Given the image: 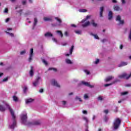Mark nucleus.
<instances>
[{"mask_svg": "<svg viewBox=\"0 0 131 131\" xmlns=\"http://www.w3.org/2000/svg\"><path fill=\"white\" fill-rule=\"evenodd\" d=\"M95 119H96V116L94 115L92 118V120H95Z\"/></svg>", "mask_w": 131, "mask_h": 131, "instance_id": "13d9d810", "label": "nucleus"}, {"mask_svg": "<svg viewBox=\"0 0 131 131\" xmlns=\"http://www.w3.org/2000/svg\"><path fill=\"white\" fill-rule=\"evenodd\" d=\"M84 72L85 73H86V74H87V75H89V74H90V71H88V70H85Z\"/></svg>", "mask_w": 131, "mask_h": 131, "instance_id": "49530a36", "label": "nucleus"}, {"mask_svg": "<svg viewBox=\"0 0 131 131\" xmlns=\"http://www.w3.org/2000/svg\"><path fill=\"white\" fill-rule=\"evenodd\" d=\"M113 78V77L112 76H110L106 78V79H105V82H108V81H110V80H111V79H112Z\"/></svg>", "mask_w": 131, "mask_h": 131, "instance_id": "2eb2a0df", "label": "nucleus"}, {"mask_svg": "<svg viewBox=\"0 0 131 131\" xmlns=\"http://www.w3.org/2000/svg\"><path fill=\"white\" fill-rule=\"evenodd\" d=\"M83 119L86 122V124L89 123V119H88L86 117H83Z\"/></svg>", "mask_w": 131, "mask_h": 131, "instance_id": "c756f323", "label": "nucleus"}, {"mask_svg": "<svg viewBox=\"0 0 131 131\" xmlns=\"http://www.w3.org/2000/svg\"><path fill=\"white\" fill-rule=\"evenodd\" d=\"M33 124H34L35 125H39V124H40V121L39 120L34 121L33 122Z\"/></svg>", "mask_w": 131, "mask_h": 131, "instance_id": "6ab92c4d", "label": "nucleus"}, {"mask_svg": "<svg viewBox=\"0 0 131 131\" xmlns=\"http://www.w3.org/2000/svg\"><path fill=\"white\" fill-rule=\"evenodd\" d=\"M98 101H103V97L102 96H99L98 97Z\"/></svg>", "mask_w": 131, "mask_h": 131, "instance_id": "f704fd0d", "label": "nucleus"}, {"mask_svg": "<svg viewBox=\"0 0 131 131\" xmlns=\"http://www.w3.org/2000/svg\"><path fill=\"white\" fill-rule=\"evenodd\" d=\"M76 100H79L80 102H81V99L77 96L76 97Z\"/></svg>", "mask_w": 131, "mask_h": 131, "instance_id": "09e8293b", "label": "nucleus"}, {"mask_svg": "<svg viewBox=\"0 0 131 131\" xmlns=\"http://www.w3.org/2000/svg\"><path fill=\"white\" fill-rule=\"evenodd\" d=\"M39 80H40V78L38 77L36 80L33 82V86H37L39 84Z\"/></svg>", "mask_w": 131, "mask_h": 131, "instance_id": "20e7f679", "label": "nucleus"}, {"mask_svg": "<svg viewBox=\"0 0 131 131\" xmlns=\"http://www.w3.org/2000/svg\"><path fill=\"white\" fill-rule=\"evenodd\" d=\"M114 10H115V11H120V8H119L118 6H116L114 7Z\"/></svg>", "mask_w": 131, "mask_h": 131, "instance_id": "2f4dec72", "label": "nucleus"}, {"mask_svg": "<svg viewBox=\"0 0 131 131\" xmlns=\"http://www.w3.org/2000/svg\"><path fill=\"white\" fill-rule=\"evenodd\" d=\"M103 12H104V7L100 8V17H103Z\"/></svg>", "mask_w": 131, "mask_h": 131, "instance_id": "aec40b11", "label": "nucleus"}, {"mask_svg": "<svg viewBox=\"0 0 131 131\" xmlns=\"http://www.w3.org/2000/svg\"><path fill=\"white\" fill-rule=\"evenodd\" d=\"M81 83L83 84V85H85L86 86H89V88H94V85H91L90 83L88 82H85L84 81H82Z\"/></svg>", "mask_w": 131, "mask_h": 131, "instance_id": "423d86ee", "label": "nucleus"}, {"mask_svg": "<svg viewBox=\"0 0 131 131\" xmlns=\"http://www.w3.org/2000/svg\"><path fill=\"white\" fill-rule=\"evenodd\" d=\"M116 21H118L120 25H123V23H124V22L123 21V20H121V17H120V16H117L116 17Z\"/></svg>", "mask_w": 131, "mask_h": 131, "instance_id": "1a4fd4ad", "label": "nucleus"}, {"mask_svg": "<svg viewBox=\"0 0 131 131\" xmlns=\"http://www.w3.org/2000/svg\"><path fill=\"white\" fill-rule=\"evenodd\" d=\"M55 19L56 20V21H57L58 23L56 25H54V26H61L62 25V20L61 19L57 17H56Z\"/></svg>", "mask_w": 131, "mask_h": 131, "instance_id": "39448f33", "label": "nucleus"}, {"mask_svg": "<svg viewBox=\"0 0 131 131\" xmlns=\"http://www.w3.org/2000/svg\"><path fill=\"white\" fill-rule=\"evenodd\" d=\"M90 35H92V36H94L95 39H99V36H98L97 34H93V33H91Z\"/></svg>", "mask_w": 131, "mask_h": 131, "instance_id": "4be33fe9", "label": "nucleus"}, {"mask_svg": "<svg viewBox=\"0 0 131 131\" xmlns=\"http://www.w3.org/2000/svg\"><path fill=\"white\" fill-rule=\"evenodd\" d=\"M13 100L14 102H18V97L16 96H13Z\"/></svg>", "mask_w": 131, "mask_h": 131, "instance_id": "a878e982", "label": "nucleus"}, {"mask_svg": "<svg viewBox=\"0 0 131 131\" xmlns=\"http://www.w3.org/2000/svg\"><path fill=\"white\" fill-rule=\"evenodd\" d=\"M36 24H37V19H36V18H35L34 22V27H33V29H34V27L36 26Z\"/></svg>", "mask_w": 131, "mask_h": 131, "instance_id": "bb28decb", "label": "nucleus"}, {"mask_svg": "<svg viewBox=\"0 0 131 131\" xmlns=\"http://www.w3.org/2000/svg\"><path fill=\"white\" fill-rule=\"evenodd\" d=\"M64 35H66V36H68V32H65Z\"/></svg>", "mask_w": 131, "mask_h": 131, "instance_id": "052dcab7", "label": "nucleus"}, {"mask_svg": "<svg viewBox=\"0 0 131 131\" xmlns=\"http://www.w3.org/2000/svg\"><path fill=\"white\" fill-rule=\"evenodd\" d=\"M52 40H53V41L54 42H55L56 43H58V41L57 40V39H56L55 38H53Z\"/></svg>", "mask_w": 131, "mask_h": 131, "instance_id": "37998d69", "label": "nucleus"}, {"mask_svg": "<svg viewBox=\"0 0 131 131\" xmlns=\"http://www.w3.org/2000/svg\"><path fill=\"white\" fill-rule=\"evenodd\" d=\"M26 53V50H24L20 53V55H24V54Z\"/></svg>", "mask_w": 131, "mask_h": 131, "instance_id": "c9c22d12", "label": "nucleus"}, {"mask_svg": "<svg viewBox=\"0 0 131 131\" xmlns=\"http://www.w3.org/2000/svg\"><path fill=\"white\" fill-rule=\"evenodd\" d=\"M6 33H7V34H9L10 36H11L12 37H13V36H14V34H13V33H10L8 32H6Z\"/></svg>", "mask_w": 131, "mask_h": 131, "instance_id": "a18cd8bd", "label": "nucleus"}, {"mask_svg": "<svg viewBox=\"0 0 131 131\" xmlns=\"http://www.w3.org/2000/svg\"><path fill=\"white\" fill-rule=\"evenodd\" d=\"M62 104L64 105H66V101H62Z\"/></svg>", "mask_w": 131, "mask_h": 131, "instance_id": "680f3d73", "label": "nucleus"}, {"mask_svg": "<svg viewBox=\"0 0 131 131\" xmlns=\"http://www.w3.org/2000/svg\"><path fill=\"white\" fill-rule=\"evenodd\" d=\"M8 79L9 77H6L3 80V82H6V81H8Z\"/></svg>", "mask_w": 131, "mask_h": 131, "instance_id": "e433bc0d", "label": "nucleus"}, {"mask_svg": "<svg viewBox=\"0 0 131 131\" xmlns=\"http://www.w3.org/2000/svg\"><path fill=\"white\" fill-rule=\"evenodd\" d=\"M112 3H114L115 4L117 3V1L116 0H112Z\"/></svg>", "mask_w": 131, "mask_h": 131, "instance_id": "bf43d9fd", "label": "nucleus"}, {"mask_svg": "<svg viewBox=\"0 0 131 131\" xmlns=\"http://www.w3.org/2000/svg\"><path fill=\"white\" fill-rule=\"evenodd\" d=\"M45 36H46V37H52V36H53V34L48 32L45 34Z\"/></svg>", "mask_w": 131, "mask_h": 131, "instance_id": "f8f14e48", "label": "nucleus"}, {"mask_svg": "<svg viewBox=\"0 0 131 131\" xmlns=\"http://www.w3.org/2000/svg\"><path fill=\"white\" fill-rule=\"evenodd\" d=\"M79 12H80V13H85L88 12V10L84 9H80L79 10Z\"/></svg>", "mask_w": 131, "mask_h": 131, "instance_id": "b1692460", "label": "nucleus"}, {"mask_svg": "<svg viewBox=\"0 0 131 131\" xmlns=\"http://www.w3.org/2000/svg\"><path fill=\"white\" fill-rule=\"evenodd\" d=\"M4 13H8V8L5 9Z\"/></svg>", "mask_w": 131, "mask_h": 131, "instance_id": "4d7b16f0", "label": "nucleus"}, {"mask_svg": "<svg viewBox=\"0 0 131 131\" xmlns=\"http://www.w3.org/2000/svg\"><path fill=\"white\" fill-rule=\"evenodd\" d=\"M106 40L105 39H103V40H102V42H105V41Z\"/></svg>", "mask_w": 131, "mask_h": 131, "instance_id": "774afa93", "label": "nucleus"}, {"mask_svg": "<svg viewBox=\"0 0 131 131\" xmlns=\"http://www.w3.org/2000/svg\"><path fill=\"white\" fill-rule=\"evenodd\" d=\"M123 101V99H121V100L119 101L118 102V103L119 104H120V103H121V102H122Z\"/></svg>", "mask_w": 131, "mask_h": 131, "instance_id": "e2e57ef3", "label": "nucleus"}, {"mask_svg": "<svg viewBox=\"0 0 131 131\" xmlns=\"http://www.w3.org/2000/svg\"><path fill=\"white\" fill-rule=\"evenodd\" d=\"M113 18L112 11H109L108 13V20H111Z\"/></svg>", "mask_w": 131, "mask_h": 131, "instance_id": "a211bd4d", "label": "nucleus"}, {"mask_svg": "<svg viewBox=\"0 0 131 131\" xmlns=\"http://www.w3.org/2000/svg\"><path fill=\"white\" fill-rule=\"evenodd\" d=\"M91 24H92L94 27H97V26H98V24L95 23V20H91Z\"/></svg>", "mask_w": 131, "mask_h": 131, "instance_id": "f3484780", "label": "nucleus"}, {"mask_svg": "<svg viewBox=\"0 0 131 131\" xmlns=\"http://www.w3.org/2000/svg\"><path fill=\"white\" fill-rule=\"evenodd\" d=\"M71 26H72V27H76V26H75V25H73V24L71 25Z\"/></svg>", "mask_w": 131, "mask_h": 131, "instance_id": "69168bd1", "label": "nucleus"}, {"mask_svg": "<svg viewBox=\"0 0 131 131\" xmlns=\"http://www.w3.org/2000/svg\"><path fill=\"white\" fill-rule=\"evenodd\" d=\"M61 45H62V46H66V45H67V43H66V42L62 43Z\"/></svg>", "mask_w": 131, "mask_h": 131, "instance_id": "0e129e2a", "label": "nucleus"}, {"mask_svg": "<svg viewBox=\"0 0 131 131\" xmlns=\"http://www.w3.org/2000/svg\"><path fill=\"white\" fill-rule=\"evenodd\" d=\"M104 121H105V122H107V121H108V120H109V118H108V117H107V116H105V117H104Z\"/></svg>", "mask_w": 131, "mask_h": 131, "instance_id": "72a5a7b5", "label": "nucleus"}, {"mask_svg": "<svg viewBox=\"0 0 131 131\" xmlns=\"http://www.w3.org/2000/svg\"><path fill=\"white\" fill-rule=\"evenodd\" d=\"M2 103L3 105L0 104V111H1L2 112H4V111H6L7 109H8V110H9L12 117L13 121V123L12 124H10L9 127L10 128H11V129H14V128L16 127V125L17 124V123L16 122V116H15L14 111H13V110L11 108L10 104H9V103H8L7 101H2Z\"/></svg>", "mask_w": 131, "mask_h": 131, "instance_id": "f257e3e1", "label": "nucleus"}, {"mask_svg": "<svg viewBox=\"0 0 131 131\" xmlns=\"http://www.w3.org/2000/svg\"><path fill=\"white\" fill-rule=\"evenodd\" d=\"M91 15H87L86 16V18H84V19H83L82 21H81V23H84L85 22V21H86L87 20H88V19H90V18H91Z\"/></svg>", "mask_w": 131, "mask_h": 131, "instance_id": "dca6fc26", "label": "nucleus"}, {"mask_svg": "<svg viewBox=\"0 0 131 131\" xmlns=\"http://www.w3.org/2000/svg\"><path fill=\"white\" fill-rule=\"evenodd\" d=\"M121 123V120H120V118H116L113 123V127L115 130H117L119 127L120 126V124Z\"/></svg>", "mask_w": 131, "mask_h": 131, "instance_id": "f03ea898", "label": "nucleus"}, {"mask_svg": "<svg viewBox=\"0 0 131 131\" xmlns=\"http://www.w3.org/2000/svg\"><path fill=\"white\" fill-rule=\"evenodd\" d=\"M84 99H85V100H86V99H89V95L87 94H85L84 95Z\"/></svg>", "mask_w": 131, "mask_h": 131, "instance_id": "58836bf2", "label": "nucleus"}, {"mask_svg": "<svg viewBox=\"0 0 131 131\" xmlns=\"http://www.w3.org/2000/svg\"><path fill=\"white\" fill-rule=\"evenodd\" d=\"M49 70H53V71L56 72V71H57V69L50 68L49 69Z\"/></svg>", "mask_w": 131, "mask_h": 131, "instance_id": "79ce46f5", "label": "nucleus"}, {"mask_svg": "<svg viewBox=\"0 0 131 131\" xmlns=\"http://www.w3.org/2000/svg\"><path fill=\"white\" fill-rule=\"evenodd\" d=\"M66 63H67V64H73L72 61H71L70 60V59H67L66 60Z\"/></svg>", "mask_w": 131, "mask_h": 131, "instance_id": "cd10ccee", "label": "nucleus"}, {"mask_svg": "<svg viewBox=\"0 0 131 131\" xmlns=\"http://www.w3.org/2000/svg\"><path fill=\"white\" fill-rule=\"evenodd\" d=\"M27 90H28V88H27V86H25L24 88V92L26 93V92H27Z\"/></svg>", "mask_w": 131, "mask_h": 131, "instance_id": "4c0bfd02", "label": "nucleus"}, {"mask_svg": "<svg viewBox=\"0 0 131 131\" xmlns=\"http://www.w3.org/2000/svg\"><path fill=\"white\" fill-rule=\"evenodd\" d=\"M51 84H52V85H54L55 86H57V88H60V85L59 84V83H58V82H57V81H56V80L54 79L51 80Z\"/></svg>", "mask_w": 131, "mask_h": 131, "instance_id": "0eeeda50", "label": "nucleus"}, {"mask_svg": "<svg viewBox=\"0 0 131 131\" xmlns=\"http://www.w3.org/2000/svg\"><path fill=\"white\" fill-rule=\"evenodd\" d=\"M127 92H122L121 93V96H124L125 95H127Z\"/></svg>", "mask_w": 131, "mask_h": 131, "instance_id": "a19ab883", "label": "nucleus"}, {"mask_svg": "<svg viewBox=\"0 0 131 131\" xmlns=\"http://www.w3.org/2000/svg\"><path fill=\"white\" fill-rule=\"evenodd\" d=\"M116 81H115L113 83H111L105 84L104 85V86L107 87V86H109V85H112V84H113V83H115V82H116Z\"/></svg>", "mask_w": 131, "mask_h": 131, "instance_id": "7c9ffc66", "label": "nucleus"}, {"mask_svg": "<svg viewBox=\"0 0 131 131\" xmlns=\"http://www.w3.org/2000/svg\"><path fill=\"white\" fill-rule=\"evenodd\" d=\"M9 21H10V18H7L5 20L6 23H8V22H9Z\"/></svg>", "mask_w": 131, "mask_h": 131, "instance_id": "8fccbe9b", "label": "nucleus"}, {"mask_svg": "<svg viewBox=\"0 0 131 131\" xmlns=\"http://www.w3.org/2000/svg\"><path fill=\"white\" fill-rule=\"evenodd\" d=\"M44 21H52L53 20V17L52 16H48V17H46L43 18Z\"/></svg>", "mask_w": 131, "mask_h": 131, "instance_id": "9b49d317", "label": "nucleus"}, {"mask_svg": "<svg viewBox=\"0 0 131 131\" xmlns=\"http://www.w3.org/2000/svg\"><path fill=\"white\" fill-rule=\"evenodd\" d=\"M90 24H91V23L90 21H86L85 23L82 24V27H88V26H89Z\"/></svg>", "mask_w": 131, "mask_h": 131, "instance_id": "ddd939ff", "label": "nucleus"}, {"mask_svg": "<svg viewBox=\"0 0 131 131\" xmlns=\"http://www.w3.org/2000/svg\"><path fill=\"white\" fill-rule=\"evenodd\" d=\"M74 49V46L72 45L71 49H70V55H71L72 54Z\"/></svg>", "mask_w": 131, "mask_h": 131, "instance_id": "393cba45", "label": "nucleus"}, {"mask_svg": "<svg viewBox=\"0 0 131 131\" xmlns=\"http://www.w3.org/2000/svg\"><path fill=\"white\" fill-rule=\"evenodd\" d=\"M56 32L57 33L58 35H59V36H60L61 37H63V33H62V31L58 30L56 31Z\"/></svg>", "mask_w": 131, "mask_h": 131, "instance_id": "5701e85b", "label": "nucleus"}, {"mask_svg": "<svg viewBox=\"0 0 131 131\" xmlns=\"http://www.w3.org/2000/svg\"><path fill=\"white\" fill-rule=\"evenodd\" d=\"M18 13L19 14V16H21L22 15V10L20 9L19 11H17Z\"/></svg>", "mask_w": 131, "mask_h": 131, "instance_id": "de8ad7c7", "label": "nucleus"}, {"mask_svg": "<svg viewBox=\"0 0 131 131\" xmlns=\"http://www.w3.org/2000/svg\"><path fill=\"white\" fill-rule=\"evenodd\" d=\"M42 62H43V63L45 65H48V62H47V61H46V60L42 59Z\"/></svg>", "mask_w": 131, "mask_h": 131, "instance_id": "ea45409f", "label": "nucleus"}, {"mask_svg": "<svg viewBox=\"0 0 131 131\" xmlns=\"http://www.w3.org/2000/svg\"><path fill=\"white\" fill-rule=\"evenodd\" d=\"M75 32L76 34H81V30H75Z\"/></svg>", "mask_w": 131, "mask_h": 131, "instance_id": "473e14b6", "label": "nucleus"}, {"mask_svg": "<svg viewBox=\"0 0 131 131\" xmlns=\"http://www.w3.org/2000/svg\"><path fill=\"white\" fill-rule=\"evenodd\" d=\"M10 30H12V28H8L7 31H10Z\"/></svg>", "mask_w": 131, "mask_h": 131, "instance_id": "338daca9", "label": "nucleus"}, {"mask_svg": "<svg viewBox=\"0 0 131 131\" xmlns=\"http://www.w3.org/2000/svg\"><path fill=\"white\" fill-rule=\"evenodd\" d=\"M21 120L23 124L25 125H28V124H29V122L27 121V114L21 115Z\"/></svg>", "mask_w": 131, "mask_h": 131, "instance_id": "7ed1b4c3", "label": "nucleus"}, {"mask_svg": "<svg viewBox=\"0 0 131 131\" xmlns=\"http://www.w3.org/2000/svg\"><path fill=\"white\" fill-rule=\"evenodd\" d=\"M20 6H17L15 7V10H18V9H20Z\"/></svg>", "mask_w": 131, "mask_h": 131, "instance_id": "864d4df0", "label": "nucleus"}, {"mask_svg": "<svg viewBox=\"0 0 131 131\" xmlns=\"http://www.w3.org/2000/svg\"><path fill=\"white\" fill-rule=\"evenodd\" d=\"M39 93H43V89H40L39 90Z\"/></svg>", "mask_w": 131, "mask_h": 131, "instance_id": "5fc2aeb1", "label": "nucleus"}, {"mask_svg": "<svg viewBox=\"0 0 131 131\" xmlns=\"http://www.w3.org/2000/svg\"><path fill=\"white\" fill-rule=\"evenodd\" d=\"M33 56V49L31 48L30 52V55L29 57V62L32 61V57Z\"/></svg>", "mask_w": 131, "mask_h": 131, "instance_id": "6e6552de", "label": "nucleus"}, {"mask_svg": "<svg viewBox=\"0 0 131 131\" xmlns=\"http://www.w3.org/2000/svg\"><path fill=\"white\" fill-rule=\"evenodd\" d=\"M122 5H124V4H125V0H121Z\"/></svg>", "mask_w": 131, "mask_h": 131, "instance_id": "603ef678", "label": "nucleus"}, {"mask_svg": "<svg viewBox=\"0 0 131 131\" xmlns=\"http://www.w3.org/2000/svg\"><path fill=\"white\" fill-rule=\"evenodd\" d=\"M33 101V99L31 98L28 99L26 100V103L27 104H29L30 103H31V102Z\"/></svg>", "mask_w": 131, "mask_h": 131, "instance_id": "412c9836", "label": "nucleus"}, {"mask_svg": "<svg viewBox=\"0 0 131 131\" xmlns=\"http://www.w3.org/2000/svg\"><path fill=\"white\" fill-rule=\"evenodd\" d=\"M128 63L127 62H121L119 65V67H123V66H126Z\"/></svg>", "mask_w": 131, "mask_h": 131, "instance_id": "9d476101", "label": "nucleus"}, {"mask_svg": "<svg viewBox=\"0 0 131 131\" xmlns=\"http://www.w3.org/2000/svg\"><path fill=\"white\" fill-rule=\"evenodd\" d=\"M103 112L105 114H108V113H109V111L108 110H105Z\"/></svg>", "mask_w": 131, "mask_h": 131, "instance_id": "c03bdc74", "label": "nucleus"}, {"mask_svg": "<svg viewBox=\"0 0 131 131\" xmlns=\"http://www.w3.org/2000/svg\"><path fill=\"white\" fill-rule=\"evenodd\" d=\"M100 62V59H96L95 61L93 62L94 64H95L97 65V64H99V62Z\"/></svg>", "mask_w": 131, "mask_h": 131, "instance_id": "c85d7f7f", "label": "nucleus"}, {"mask_svg": "<svg viewBox=\"0 0 131 131\" xmlns=\"http://www.w3.org/2000/svg\"><path fill=\"white\" fill-rule=\"evenodd\" d=\"M82 113L83 114H88V112L86 111H82Z\"/></svg>", "mask_w": 131, "mask_h": 131, "instance_id": "3c124183", "label": "nucleus"}, {"mask_svg": "<svg viewBox=\"0 0 131 131\" xmlns=\"http://www.w3.org/2000/svg\"><path fill=\"white\" fill-rule=\"evenodd\" d=\"M29 74L31 77L32 76H33L34 74V72H33V67H31V70L30 71Z\"/></svg>", "mask_w": 131, "mask_h": 131, "instance_id": "4468645a", "label": "nucleus"}, {"mask_svg": "<svg viewBox=\"0 0 131 131\" xmlns=\"http://www.w3.org/2000/svg\"><path fill=\"white\" fill-rule=\"evenodd\" d=\"M23 5H26V1H23L22 2Z\"/></svg>", "mask_w": 131, "mask_h": 131, "instance_id": "6e6d98bb", "label": "nucleus"}]
</instances>
